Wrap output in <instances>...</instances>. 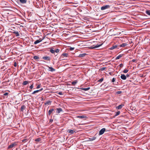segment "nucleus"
Masks as SVG:
<instances>
[{
	"mask_svg": "<svg viewBox=\"0 0 150 150\" xmlns=\"http://www.w3.org/2000/svg\"><path fill=\"white\" fill-rule=\"evenodd\" d=\"M129 76V74H127L126 75V77H128Z\"/></svg>",
	"mask_w": 150,
	"mask_h": 150,
	"instance_id": "8fccbe9b",
	"label": "nucleus"
},
{
	"mask_svg": "<svg viewBox=\"0 0 150 150\" xmlns=\"http://www.w3.org/2000/svg\"><path fill=\"white\" fill-rule=\"evenodd\" d=\"M48 67L49 68V70L53 72V71H54L55 70V69H54L52 67H50L48 66Z\"/></svg>",
	"mask_w": 150,
	"mask_h": 150,
	"instance_id": "4468645a",
	"label": "nucleus"
},
{
	"mask_svg": "<svg viewBox=\"0 0 150 150\" xmlns=\"http://www.w3.org/2000/svg\"><path fill=\"white\" fill-rule=\"evenodd\" d=\"M124 105L122 104L116 107V108H117L118 109H121L122 108V107Z\"/></svg>",
	"mask_w": 150,
	"mask_h": 150,
	"instance_id": "2eb2a0df",
	"label": "nucleus"
},
{
	"mask_svg": "<svg viewBox=\"0 0 150 150\" xmlns=\"http://www.w3.org/2000/svg\"><path fill=\"white\" fill-rule=\"evenodd\" d=\"M105 67H102L100 69V70L101 71H103L105 69Z\"/></svg>",
	"mask_w": 150,
	"mask_h": 150,
	"instance_id": "58836bf2",
	"label": "nucleus"
},
{
	"mask_svg": "<svg viewBox=\"0 0 150 150\" xmlns=\"http://www.w3.org/2000/svg\"><path fill=\"white\" fill-rule=\"evenodd\" d=\"M119 66L120 67H122L123 66V64H121L119 65Z\"/></svg>",
	"mask_w": 150,
	"mask_h": 150,
	"instance_id": "a19ab883",
	"label": "nucleus"
},
{
	"mask_svg": "<svg viewBox=\"0 0 150 150\" xmlns=\"http://www.w3.org/2000/svg\"><path fill=\"white\" fill-rule=\"evenodd\" d=\"M14 66L15 67H16V62L14 63Z\"/></svg>",
	"mask_w": 150,
	"mask_h": 150,
	"instance_id": "49530a36",
	"label": "nucleus"
},
{
	"mask_svg": "<svg viewBox=\"0 0 150 150\" xmlns=\"http://www.w3.org/2000/svg\"><path fill=\"white\" fill-rule=\"evenodd\" d=\"M128 71V70L127 69H125L123 71V73H127Z\"/></svg>",
	"mask_w": 150,
	"mask_h": 150,
	"instance_id": "c756f323",
	"label": "nucleus"
},
{
	"mask_svg": "<svg viewBox=\"0 0 150 150\" xmlns=\"http://www.w3.org/2000/svg\"><path fill=\"white\" fill-rule=\"evenodd\" d=\"M58 94L60 95H62L63 94V93L62 91L59 92L57 93Z\"/></svg>",
	"mask_w": 150,
	"mask_h": 150,
	"instance_id": "f704fd0d",
	"label": "nucleus"
},
{
	"mask_svg": "<svg viewBox=\"0 0 150 150\" xmlns=\"http://www.w3.org/2000/svg\"><path fill=\"white\" fill-rule=\"evenodd\" d=\"M116 80V79L115 78H113L112 80V82H114Z\"/></svg>",
	"mask_w": 150,
	"mask_h": 150,
	"instance_id": "e433bc0d",
	"label": "nucleus"
},
{
	"mask_svg": "<svg viewBox=\"0 0 150 150\" xmlns=\"http://www.w3.org/2000/svg\"><path fill=\"white\" fill-rule=\"evenodd\" d=\"M67 132L71 134H73L75 132V131L74 130L68 129L67 130Z\"/></svg>",
	"mask_w": 150,
	"mask_h": 150,
	"instance_id": "f8f14e48",
	"label": "nucleus"
},
{
	"mask_svg": "<svg viewBox=\"0 0 150 150\" xmlns=\"http://www.w3.org/2000/svg\"><path fill=\"white\" fill-rule=\"evenodd\" d=\"M77 82V81H73L71 82V84L72 85H74L76 84Z\"/></svg>",
	"mask_w": 150,
	"mask_h": 150,
	"instance_id": "cd10ccee",
	"label": "nucleus"
},
{
	"mask_svg": "<svg viewBox=\"0 0 150 150\" xmlns=\"http://www.w3.org/2000/svg\"><path fill=\"white\" fill-rule=\"evenodd\" d=\"M25 108V106L24 105H22L21 108L20 110L22 112H23V110Z\"/></svg>",
	"mask_w": 150,
	"mask_h": 150,
	"instance_id": "dca6fc26",
	"label": "nucleus"
},
{
	"mask_svg": "<svg viewBox=\"0 0 150 150\" xmlns=\"http://www.w3.org/2000/svg\"><path fill=\"white\" fill-rule=\"evenodd\" d=\"M35 141L39 142L41 141V139L40 138H38L35 140Z\"/></svg>",
	"mask_w": 150,
	"mask_h": 150,
	"instance_id": "2f4dec72",
	"label": "nucleus"
},
{
	"mask_svg": "<svg viewBox=\"0 0 150 150\" xmlns=\"http://www.w3.org/2000/svg\"><path fill=\"white\" fill-rule=\"evenodd\" d=\"M77 118H81V119H83L84 118H87V117L86 116L83 115L82 116H77L76 117Z\"/></svg>",
	"mask_w": 150,
	"mask_h": 150,
	"instance_id": "ddd939ff",
	"label": "nucleus"
},
{
	"mask_svg": "<svg viewBox=\"0 0 150 150\" xmlns=\"http://www.w3.org/2000/svg\"><path fill=\"white\" fill-rule=\"evenodd\" d=\"M136 59H133L132 60V62H136Z\"/></svg>",
	"mask_w": 150,
	"mask_h": 150,
	"instance_id": "c03bdc74",
	"label": "nucleus"
},
{
	"mask_svg": "<svg viewBox=\"0 0 150 150\" xmlns=\"http://www.w3.org/2000/svg\"><path fill=\"white\" fill-rule=\"evenodd\" d=\"M17 145V143L16 142H14L9 145L8 146V149H11L14 146H16Z\"/></svg>",
	"mask_w": 150,
	"mask_h": 150,
	"instance_id": "7ed1b4c3",
	"label": "nucleus"
},
{
	"mask_svg": "<svg viewBox=\"0 0 150 150\" xmlns=\"http://www.w3.org/2000/svg\"><path fill=\"white\" fill-rule=\"evenodd\" d=\"M29 83V81H25L23 82L22 83V84L23 85H25L27 84H28Z\"/></svg>",
	"mask_w": 150,
	"mask_h": 150,
	"instance_id": "aec40b11",
	"label": "nucleus"
},
{
	"mask_svg": "<svg viewBox=\"0 0 150 150\" xmlns=\"http://www.w3.org/2000/svg\"><path fill=\"white\" fill-rule=\"evenodd\" d=\"M13 33L15 34V35L16 37H18L19 36V33L18 31H14Z\"/></svg>",
	"mask_w": 150,
	"mask_h": 150,
	"instance_id": "a211bd4d",
	"label": "nucleus"
},
{
	"mask_svg": "<svg viewBox=\"0 0 150 150\" xmlns=\"http://www.w3.org/2000/svg\"><path fill=\"white\" fill-rule=\"evenodd\" d=\"M117 47H119L118 45H115L112 46L110 49L111 50H113L114 49L116 48Z\"/></svg>",
	"mask_w": 150,
	"mask_h": 150,
	"instance_id": "6ab92c4d",
	"label": "nucleus"
},
{
	"mask_svg": "<svg viewBox=\"0 0 150 150\" xmlns=\"http://www.w3.org/2000/svg\"><path fill=\"white\" fill-rule=\"evenodd\" d=\"M96 138V137H92L91 138H89V139L90 141H92L95 140Z\"/></svg>",
	"mask_w": 150,
	"mask_h": 150,
	"instance_id": "b1692460",
	"label": "nucleus"
},
{
	"mask_svg": "<svg viewBox=\"0 0 150 150\" xmlns=\"http://www.w3.org/2000/svg\"><path fill=\"white\" fill-rule=\"evenodd\" d=\"M86 54V53H83L80 54L79 55V57H84L85 56Z\"/></svg>",
	"mask_w": 150,
	"mask_h": 150,
	"instance_id": "412c9836",
	"label": "nucleus"
},
{
	"mask_svg": "<svg viewBox=\"0 0 150 150\" xmlns=\"http://www.w3.org/2000/svg\"><path fill=\"white\" fill-rule=\"evenodd\" d=\"M90 89V87H88V88H81V90H83L85 91H86Z\"/></svg>",
	"mask_w": 150,
	"mask_h": 150,
	"instance_id": "4be33fe9",
	"label": "nucleus"
},
{
	"mask_svg": "<svg viewBox=\"0 0 150 150\" xmlns=\"http://www.w3.org/2000/svg\"><path fill=\"white\" fill-rule=\"evenodd\" d=\"M68 54L67 53H63L61 55V56L59 59H60V60H62L63 59H64V57H67L68 56Z\"/></svg>",
	"mask_w": 150,
	"mask_h": 150,
	"instance_id": "f257e3e1",
	"label": "nucleus"
},
{
	"mask_svg": "<svg viewBox=\"0 0 150 150\" xmlns=\"http://www.w3.org/2000/svg\"><path fill=\"white\" fill-rule=\"evenodd\" d=\"M25 140H23L22 141H23V142L25 141Z\"/></svg>",
	"mask_w": 150,
	"mask_h": 150,
	"instance_id": "603ef678",
	"label": "nucleus"
},
{
	"mask_svg": "<svg viewBox=\"0 0 150 150\" xmlns=\"http://www.w3.org/2000/svg\"><path fill=\"white\" fill-rule=\"evenodd\" d=\"M110 7V6L109 5H104L101 8V9L102 10H103L105 9H108Z\"/></svg>",
	"mask_w": 150,
	"mask_h": 150,
	"instance_id": "f03ea898",
	"label": "nucleus"
},
{
	"mask_svg": "<svg viewBox=\"0 0 150 150\" xmlns=\"http://www.w3.org/2000/svg\"><path fill=\"white\" fill-rule=\"evenodd\" d=\"M59 50L58 49H56L55 50H54L55 52L56 53H58V52H59Z\"/></svg>",
	"mask_w": 150,
	"mask_h": 150,
	"instance_id": "c9c22d12",
	"label": "nucleus"
},
{
	"mask_svg": "<svg viewBox=\"0 0 150 150\" xmlns=\"http://www.w3.org/2000/svg\"><path fill=\"white\" fill-rule=\"evenodd\" d=\"M105 128H102L100 131L99 133V135H101L103 134L104 132L105 131Z\"/></svg>",
	"mask_w": 150,
	"mask_h": 150,
	"instance_id": "20e7f679",
	"label": "nucleus"
},
{
	"mask_svg": "<svg viewBox=\"0 0 150 150\" xmlns=\"http://www.w3.org/2000/svg\"><path fill=\"white\" fill-rule=\"evenodd\" d=\"M53 121V120H52V119H51L50 120V122H52V121Z\"/></svg>",
	"mask_w": 150,
	"mask_h": 150,
	"instance_id": "a18cd8bd",
	"label": "nucleus"
},
{
	"mask_svg": "<svg viewBox=\"0 0 150 150\" xmlns=\"http://www.w3.org/2000/svg\"><path fill=\"white\" fill-rule=\"evenodd\" d=\"M122 92L121 91H118L116 92V93L118 94H120L121 93H122Z\"/></svg>",
	"mask_w": 150,
	"mask_h": 150,
	"instance_id": "4c0bfd02",
	"label": "nucleus"
},
{
	"mask_svg": "<svg viewBox=\"0 0 150 150\" xmlns=\"http://www.w3.org/2000/svg\"><path fill=\"white\" fill-rule=\"evenodd\" d=\"M121 78L124 80H125L126 79V76L124 74H121L120 76Z\"/></svg>",
	"mask_w": 150,
	"mask_h": 150,
	"instance_id": "1a4fd4ad",
	"label": "nucleus"
},
{
	"mask_svg": "<svg viewBox=\"0 0 150 150\" xmlns=\"http://www.w3.org/2000/svg\"><path fill=\"white\" fill-rule=\"evenodd\" d=\"M51 102L50 101H47L45 103V105H50L51 104Z\"/></svg>",
	"mask_w": 150,
	"mask_h": 150,
	"instance_id": "bb28decb",
	"label": "nucleus"
},
{
	"mask_svg": "<svg viewBox=\"0 0 150 150\" xmlns=\"http://www.w3.org/2000/svg\"><path fill=\"white\" fill-rule=\"evenodd\" d=\"M120 111H119L117 112H116V114L115 115V116H117L118 115H119L120 114Z\"/></svg>",
	"mask_w": 150,
	"mask_h": 150,
	"instance_id": "473e14b6",
	"label": "nucleus"
},
{
	"mask_svg": "<svg viewBox=\"0 0 150 150\" xmlns=\"http://www.w3.org/2000/svg\"><path fill=\"white\" fill-rule=\"evenodd\" d=\"M8 93H4V96H7L8 95Z\"/></svg>",
	"mask_w": 150,
	"mask_h": 150,
	"instance_id": "37998d69",
	"label": "nucleus"
},
{
	"mask_svg": "<svg viewBox=\"0 0 150 150\" xmlns=\"http://www.w3.org/2000/svg\"><path fill=\"white\" fill-rule=\"evenodd\" d=\"M39 91H40L39 90L35 91H34L32 93V94H34L35 93H38V92H39Z\"/></svg>",
	"mask_w": 150,
	"mask_h": 150,
	"instance_id": "7c9ffc66",
	"label": "nucleus"
},
{
	"mask_svg": "<svg viewBox=\"0 0 150 150\" xmlns=\"http://www.w3.org/2000/svg\"><path fill=\"white\" fill-rule=\"evenodd\" d=\"M42 59L46 60L47 61H50L51 59L50 57L49 56H44L42 58Z\"/></svg>",
	"mask_w": 150,
	"mask_h": 150,
	"instance_id": "39448f33",
	"label": "nucleus"
},
{
	"mask_svg": "<svg viewBox=\"0 0 150 150\" xmlns=\"http://www.w3.org/2000/svg\"><path fill=\"white\" fill-rule=\"evenodd\" d=\"M103 80V79L102 78L100 79L99 80H98V82H102Z\"/></svg>",
	"mask_w": 150,
	"mask_h": 150,
	"instance_id": "72a5a7b5",
	"label": "nucleus"
},
{
	"mask_svg": "<svg viewBox=\"0 0 150 150\" xmlns=\"http://www.w3.org/2000/svg\"><path fill=\"white\" fill-rule=\"evenodd\" d=\"M70 49H71V50H74V48L71 47V48H70Z\"/></svg>",
	"mask_w": 150,
	"mask_h": 150,
	"instance_id": "3c124183",
	"label": "nucleus"
},
{
	"mask_svg": "<svg viewBox=\"0 0 150 150\" xmlns=\"http://www.w3.org/2000/svg\"><path fill=\"white\" fill-rule=\"evenodd\" d=\"M42 39L41 38H40L39 40H36L34 42V44H36L38 43H40V42L42 41Z\"/></svg>",
	"mask_w": 150,
	"mask_h": 150,
	"instance_id": "6e6552de",
	"label": "nucleus"
},
{
	"mask_svg": "<svg viewBox=\"0 0 150 150\" xmlns=\"http://www.w3.org/2000/svg\"><path fill=\"white\" fill-rule=\"evenodd\" d=\"M54 112V109H51L48 111V115H50L52 113Z\"/></svg>",
	"mask_w": 150,
	"mask_h": 150,
	"instance_id": "423d86ee",
	"label": "nucleus"
},
{
	"mask_svg": "<svg viewBox=\"0 0 150 150\" xmlns=\"http://www.w3.org/2000/svg\"><path fill=\"white\" fill-rule=\"evenodd\" d=\"M128 44L126 43H123L121 45H118V46L120 47H125L127 46Z\"/></svg>",
	"mask_w": 150,
	"mask_h": 150,
	"instance_id": "9b49d317",
	"label": "nucleus"
},
{
	"mask_svg": "<svg viewBox=\"0 0 150 150\" xmlns=\"http://www.w3.org/2000/svg\"><path fill=\"white\" fill-rule=\"evenodd\" d=\"M146 13L148 15L150 16V11L149 10H147L146 11Z\"/></svg>",
	"mask_w": 150,
	"mask_h": 150,
	"instance_id": "a878e982",
	"label": "nucleus"
},
{
	"mask_svg": "<svg viewBox=\"0 0 150 150\" xmlns=\"http://www.w3.org/2000/svg\"><path fill=\"white\" fill-rule=\"evenodd\" d=\"M103 44V43H102L100 44H99V43H98L96 44V45L94 47H92V49H95L96 48L100 46H101Z\"/></svg>",
	"mask_w": 150,
	"mask_h": 150,
	"instance_id": "0eeeda50",
	"label": "nucleus"
},
{
	"mask_svg": "<svg viewBox=\"0 0 150 150\" xmlns=\"http://www.w3.org/2000/svg\"><path fill=\"white\" fill-rule=\"evenodd\" d=\"M123 55V54H120L119 55H118V56H117L116 59V60H117L118 59H120L121 57Z\"/></svg>",
	"mask_w": 150,
	"mask_h": 150,
	"instance_id": "f3484780",
	"label": "nucleus"
},
{
	"mask_svg": "<svg viewBox=\"0 0 150 150\" xmlns=\"http://www.w3.org/2000/svg\"><path fill=\"white\" fill-rule=\"evenodd\" d=\"M20 1L22 4H25L26 2V0H20Z\"/></svg>",
	"mask_w": 150,
	"mask_h": 150,
	"instance_id": "5701e85b",
	"label": "nucleus"
},
{
	"mask_svg": "<svg viewBox=\"0 0 150 150\" xmlns=\"http://www.w3.org/2000/svg\"><path fill=\"white\" fill-rule=\"evenodd\" d=\"M50 51L52 53V54H54V53H55V51L54 50H53L52 49H51L50 50ZM54 54L55 55V54Z\"/></svg>",
	"mask_w": 150,
	"mask_h": 150,
	"instance_id": "c85d7f7f",
	"label": "nucleus"
},
{
	"mask_svg": "<svg viewBox=\"0 0 150 150\" xmlns=\"http://www.w3.org/2000/svg\"><path fill=\"white\" fill-rule=\"evenodd\" d=\"M42 90H43V88H41L39 90V91H42Z\"/></svg>",
	"mask_w": 150,
	"mask_h": 150,
	"instance_id": "09e8293b",
	"label": "nucleus"
},
{
	"mask_svg": "<svg viewBox=\"0 0 150 150\" xmlns=\"http://www.w3.org/2000/svg\"><path fill=\"white\" fill-rule=\"evenodd\" d=\"M33 88V84L31 85L30 86V88L32 89Z\"/></svg>",
	"mask_w": 150,
	"mask_h": 150,
	"instance_id": "ea45409f",
	"label": "nucleus"
},
{
	"mask_svg": "<svg viewBox=\"0 0 150 150\" xmlns=\"http://www.w3.org/2000/svg\"><path fill=\"white\" fill-rule=\"evenodd\" d=\"M40 84H39L37 87V88L38 89L40 88Z\"/></svg>",
	"mask_w": 150,
	"mask_h": 150,
	"instance_id": "79ce46f5",
	"label": "nucleus"
},
{
	"mask_svg": "<svg viewBox=\"0 0 150 150\" xmlns=\"http://www.w3.org/2000/svg\"><path fill=\"white\" fill-rule=\"evenodd\" d=\"M33 58L35 60H38L39 59V57L38 56H35L33 57Z\"/></svg>",
	"mask_w": 150,
	"mask_h": 150,
	"instance_id": "393cba45",
	"label": "nucleus"
},
{
	"mask_svg": "<svg viewBox=\"0 0 150 150\" xmlns=\"http://www.w3.org/2000/svg\"><path fill=\"white\" fill-rule=\"evenodd\" d=\"M57 111L56 113H59L61 111H62V109L61 108H57L56 109Z\"/></svg>",
	"mask_w": 150,
	"mask_h": 150,
	"instance_id": "9d476101",
	"label": "nucleus"
},
{
	"mask_svg": "<svg viewBox=\"0 0 150 150\" xmlns=\"http://www.w3.org/2000/svg\"><path fill=\"white\" fill-rule=\"evenodd\" d=\"M109 73L110 74V75H112V72H110Z\"/></svg>",
	"mask_w": 150,
	"mask_h": 150,
	"instance_id": "de8ad7c7",
	"label": "nucleus"
}]
</instances>
